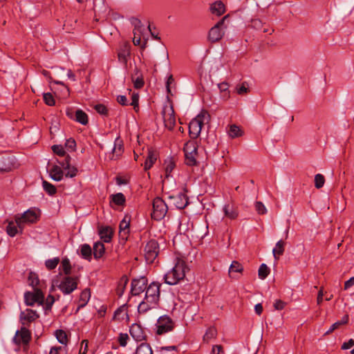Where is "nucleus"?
<instances>
[{"label":"nucleus","instance_id":"1","mask_svg":"<svg viewBox=\"0 0 354 354\" xmlns=\"http://www.w3.org/2000/svg\"><path fill=\"white\" fill-rule=\"evenodd\" d=\"M189 271L186 263L182 259H177L175 266L167 274H165V282L169 285H176L183 280Z\"/></svg>","mask_w":354,"mask_h":354},{"label":"nucleus","instance_id":"2","mask_svg":"<svg viewBox=\"0 0 354 354\" xmlns=\"http://www.w3.org/2000/svg\"><path fill=\"white\" fill-rule=\"evenodd\" d=\"M210 115L206 111H201L189 124V134L192 139L197 138L204 124L208 123Z\"/></svg>","mask_w":354,"mask_h":354},{"label":"nucleus","instance_id":"3","mask_svg":"<svg viewBox=\"0 0 354 354\" xmlns=\"http://www.w3.org/2000/svg\"><path fill=\"white\" fill-rule=\"evenodd\" d=\"M78 282V277L65 276L62 279L58 288L64 295H69L77 288Z\"/></svg>","mask_w":354,"mask_h":354},{"label":"nucleus","instance_id":"4","mask_svg":"<svg viewBox=\"0 0 354 354\" xmlns=\"http://www.w3.org/2000/svg\"><path fill=\"white\" fill-rule=\"evenodd\" d=\"M160 286L161 284L158 282H152L145 289V299L152 306L158 305Z\"/></svg>","mask_w":354,"mask_h":354},{"label":"nucleus","instance_id":"5","mask_svg":"<svg viewBox=\"0 0 354 354\" xmlns=\"http://www.w3.org/2000/svg\"><path fill=\"white\" fill-rule=\"evenodd\" d=\"M167 211V205L162 198L157 197L153 199V212L151 213L152 218L160 221L165 216Z\"/></svg>","mask_w":354,"mask_h":354},{"label":"nucleus","instance_id":"6","mask_svg":"<svg viewBox=\"0 0 354 354\" xmlns=\"http://www.w3.org/2000/svg\"><path fill=\"white\" fill-rule=\"evenodd\" d=\"M145 257L149 263L154 262L159 253V245L156 240L149 241L145 247Z\"/></svg>","mask_w":354,"mask_h":354},{"label":"nucleus","instance_id":"7","mask_svg":"<svg viewBox=\"0 0 354 354\" xmlns=\"http://www.w3.org/2000/svg\"><path fill=\"white\" fill-rule=\"evenodd\" d=\"M24 299L27 306H33L35 303L43 306L44 295L41 290L35 288L34 292H27L25 293Z\"/></svg>","mask_w":354,"mask_h":354},{"label":"nucleus","instance_id":"8","mask_svg":"<svg viewBox=\"0 0 354 354\" xmlns=\"http://www.w3.org/2000/svg\"><path fill=\"white\" fill-rule=\"evenodd\" d=\"M157 334L162 335L172 330L174 328V322L172 319L167 316L160 317L156 324Z\"/></svg>","mask_w":354,"mask_h":354},{"label":"nucleus","instance_id":"9","mask_svg":"<svg viewBox=\"0 0 354 354\" xmlns=\"http://www.w3.org/2000/svg\"><path fill=\"white\" fill-rule=\"evenodd\" d=\"M171 204L178 209H184L189 203L187 196L183 192H179L176 194L169 196Z\"/></svg>","mask_w":354,"mask_h":354},{"label":"nucleus","instance_id":"10","mask_svg":"<svg viewBox=\"0 0 354 354\" xmlns=\"http://www.w3.org/2000/svg\"><path fill=\"white\" fill-rule=\"evenodd\" d=\"M37 220V215L35 211L32 209H28L26 212H25L21 216H15V221L17 224L18 225L19 227H21V225L24 223H32L36 222Z\"/></svg>","mask_w":354,"mask_h":354},{"label":"nucleus","instance_id":"11","mask_svg":"<svg viewBox=\"0 0 354 354\" xmlns=\"http://www.w3.org/2000/svg\"><path fill=\"white\" fill-rule=\"evenodd\" d=\"M39 317V314L30 308H27L20 313L19 320L23 326H28Z\"/></svg>","mask_w":354,"mask_h":354},{"label":"nucleus","instance_id":"12","mask_svg":"<svg viewBox=\"0 0 354 354\" xmlns=\"http://www.w3.org/2000/svg\"><path fill=\"white\" fill-rule=\"evenodd\" d=\"M228 15H225L221 20H220L214 27H212L208 35L209 40L212 42H216L220 40L223 35V32L221 30V27L223 25L225 20L227 18Z\"/></svg>","mask_w":354,"mask_h":354},{"label":"nucleus","instance_id":"13","mask_svg":"<svg viewBox=\"0 0 354 354\" xmlns=\"http://www.w3.org/2000/svg\"><path fill=\"white\" fill-rule=\"evenodd\" d=\"M30 339L31 334L29 330L26 327H21L20 330L17 331L13 337V342L17 345L21 344H27L30 341Z\"/></svg>","mask_w":354,"mask_h":354},{"label":"nucleus","instance_id":"14","mask_svg":"<svg viewBox=\"0 0 354 354\" xmlns=\"http://www.w3.org/2000/svg\"><path fill=\"white\" fill-rule=\"evenodd\" d=\"M147 279L146 277L135 279L131 281V292L133 295H139L144 292L147 288Z\"/></svg>","mask_w":354,"mask_h":354},{"label":"nucleus","instance_id":"15","mask_svg":"<svg viewBox=\"0 0 354 354\" xmlns=\"http://www.w3.org/2000/svg\"><path fill=\"white\" fill-rule=\"evenodd\" d=\"M124 152V144L122 140L118 136L114 141V145L111 152L109 154V159L114 160L120 158Z\"/></svg>","mask_w":354,"mask_h":354},{"label":"nucleus","instance_id":"16","mask_svg":"<svg viewBox=\"0 0 354 354\" xmlns=\"http://www.w3.org/2000/svg\"><path fill=\"white\" fill-rule=\"evenodd\" d=\"M131 54V45L128 42L122 44L118 51V60L127 65L128 59Z\"/></svg>","mask_w":354,"mask_h":354},{"label":"nucleus","instance_id":"17","mask_svg":"<svg viewBox=\"0 0 354 354\" xmlns=\"http://www.w3.org/2000/svg\"><path fill=\"white\" fill-rule=\"evenodd\" d=\"M165 126L169 130H172L176 124L174 111L172 107L165 109L162 112Z\"/></svg>","mask_w":354,"mask_h":354},{"label":"nucleus","instance_id":"18","mask_svg":"<svg viewBox=\"0 0 354 354\" xmlns=\"http://www.w3.org/2000/svg\"><path fill=\"white\" fill-rule=\"evenodd\" d=\"M15 167L14 158L10 156H3L0 158V171L8 172Z\"/></svg>","mask_w":354,"mask_h":354},{"label":"nucleus","instance_id":"19","mask_svg":"<svg viewBox=\"0 0 354 354\" xmlns=\"http://www.w3.org/2000/svg\"><path fill=\"white\" fill-rule=\"evenodd\" d=\"M131 81L133 83L134 88L139 89L144 86L145 81L142 72L138 68H135L133 73L131 75Z\"/></svg>","mask_w":354,"mask_h":354},{"label":"nucleus","instance_id":"20","mask_svg":"<svg viewBox=\"0 0 354 354\" xmlns=\"http://www.w3.org/2000/svg\"><path fill=\"white\" fill-rule=\"evenodd\" d=\"M132 337L137 342H141L145 339V335L141 326L138 324H133L129 330Z\"/></svg>","mask_w":354,"mask_h":354},{"label":"nucleus","instance_id":"21","mask_svg":"<svg viewBox=\"0 0 354 354\" xmlns=\"http://www.w3.org/2000/svg\"><path fill=\"white\" fill-rule=\"evenodd\" d=\"M98 232L100 239L102 241L105 243L111 242L113 233V230L111 227L102 226L99 228Z\"/></svg>","mask_w":354,"mask_h":354},{"label":"nucleus","instance_id":"22","mask_svg":"<svg viewBox=\"0 0 354 354\" xmlns=\"http://www.w3.org/2000/svg\"><path fill=\"white\" fill-rule=\"evenodd\" d=\"M129 225L130 219L127 216H125L120 223L119 234L120 236L123 239H127V236L129 233Z\"/></svg>","mask_w":354,"mask_h":354},{"label":"nucleus","instance_id":"23","mask_svg":"<svg viewBox=\"0 0 354 354\" xmlns=\"http://www.w3.org/2000/svg\"><path fill=\"white\" fill-rule=\"evenodd\" d=\"M210 10L212 14L216 16H221L225 13V7L222 1H218L211 5Z\"/></svg>","mask_w":354,"mask_h":354},{"label":"nucleus","instance_id":"24","mask_svg":"<svg viewBox=\"0 0 354 354\" xmlns=\"http://www.w3.org/2000/svg\"><path fill=\"white\" fill-rule=\"evenodd\" d=\"M157 159V155L155 151L152 150H148V154L146 158L145 165H144V169L145 170L149 169L155 163L156 160Z\"/></svg>","mask_w":354,"mask_h":354},{"label":"nucleus","instance_id":"25","mask_svg":"<svg viewBox=\"0 0 354 354\" xmlns=\"http://www.w3.org/2000/svg\"><path fill=\"white\" fill-rule=\"evenodd\" d=\"M243 270V266L236 261H232L229 268V275L232 279H236L234 273H241Z\"/></svg>","mask_w":354,"mask_h":354},{"label":"nucleus","instance_id":"26","mask_svg":"<svg viewBox=\"0 0 354 354\" xmlns=\"http://www.w3.org/2000/svg\"><path fill=\"white\" fill-rule=\"evenodd\" d=\"M91 297L90 289L85 288L80 295L78 309L84 307L88 302Z\"/></svg>","mask_w":354,"mask_h":354},{"label":"nucleus","instance_id":"27","mask_svg":"<svg viewBox=\"0 0 354 354\" xmlns=\"http://www.w3.org/2000/svg\"><path fill=\"white\" fill-rule=\"evenodd\" d=\"M93 256L95 259L101 258L105 252V248L103 243L97 241L93 245Z\"/></svg>","mask_w":354,"mask_h":354},{"label":"nucleus","instance_id":"28","mask_svg":"<svg viewBox=\"0 0 354 354\" xmlns=\"http://www.w3.org/2000/svg\"><path fill=\"white\" fill-rule=\"evenodd\" d=\"M285 242L279 240L277 243L275 248L272 250V254L276 260H278L284 252Z\"/></svg>","mask_w":354,"mask_h":354},{"label":"nucleus","instance_id":"29","mask_svg":"<svg viewBox=\"0 0 354 354\" xmlns=\"http://www.w3.org/2000/svg\"><path fill=\"white\" fill-rule=\"evenodd\" d=\"M50 176L55 181H60L63 178V171L57 165H53L50 170Z\"/></svg>","mask_w":354,"mask_h":354},{"label":"nucleus","instance_id":"30","mask_svg":"<svg viewBox=\"0 0 354 354\" xmlns=\"http://www.w3.org/2000/svg\"><path fill=\"white\" fill-rule=\"evenodd\" d=\"M223 212L225 213V216L230 219H234L238 216V212L232 205H225L223 207Z\"/></svg>","mask_w":354,"mask_h":354},{"label":"nucleus","instance_id":"31","mask_svg":"<svg viewBox=\"0 0 354 354\" xmlns=\"http://www.w3.org/2000/svg\"><path fill=\"white\" fill-rule=\"evenodd\" d=\"M158 305L152 306L149 302H148L145 299L140 303L138 307V311L140 314L146 313L150 310L156 309Z\"/></svg>","mask_w":354,"mask_h":354},{"label":"nucleus","instance_id":"32","mask_svg":"<svg viewBox=\"0 0 354 354\" xmlns=\"http://www.w3.org/2000/svg\"><path fill=\"white\" fill-rule=\"evenodd\" d=\"M74 120L83 125L87 124L88 121L87 114L80 109L75 111Z\"/></svg>","mask_w":354,"mask_h":354},{"label":"nucleus","instance_id":"33","mask_svg":"<svg viewBox=\"0 0 354 354\" xmlns=\"http://www.w3.org/2000/svg\"><path fill=\"white\" fill-rule=\"evenodd\" d=\"M71 269L72 267L70 260L66 257L63 259L61 262V266H59V270H62L66 276H69L71 273Z\"/></svg>","mask_w":354,"mask_h":354},{"label":"nucleus","instance_id":"34","mask_svg":"<svg viewBox=\"0 0 354 354\" xmlns=\"http://www.w3.org/2000/svg\"><path fill=\"white\" fill-rule=\"evenodd\" d=\"M228 134L230 138H235L241 136L243 135V131L237 125L232 124L230 126Z\"/></svg>","mask_w":354,"mask_h":354},{"label":"nucleus","instance_id":"35","mask_svg":"<svg viewBox=\"0 0 354 354\" xmlns=\"http://www.w3.org/2000/svg\"><path fill=\"white\" fill-rule=\"evenodd\" d=\"M136 354H153V351L149 344L141 343L137 347Z\"/></svg>","mask_w":354,"mask_h":354},{"label":"nucleus","instance_id":"36","mask_svg":"<svg viewBox=\"0 0 354 354\" xmlns=\"http://www.w3.org/2000/svg\"><path fill=\"white\" fill-rule=\"evenodd\" d=\"M80 252H81V255L84 259L88 260V261H90L91 259L92 249L89 245L83 244L81 246Z\"/></svg>","mask_w":354,"mask_h":354},{"label":"nucleus","instance_id":"37","mask_svg":"<svg viewBox=\"0 0 354 354\" xmlns=\"http://www.w3.org/2000/svg\"><path fill=\"white\" fill-rule=\"evenodd\" d=\"M131 24L133 25V35L141 33L144 31V27L141 21L137 18H133L131 19Z\"/></svg>","mask_w":354,"mask_h":354},{"label":"nucleus","instance_id":"38","mask_svg":"<svg viewBox=\"0 0 354 354\" xmlns=\"http://www.w3.org/2000/svg\"><path fill=\"white\" fill-rule=\"evenodd\" d=\"M111 202L117 205H123L125 203V197L122 193H117L111 196Z\"/></svg>","mask_w":354,"mask_h":354},{"label":"nucleus","instance_id":"39","mask_svg":"<svg viewBox=\"0 0 354 354\" xmlns=\"http://www.w3.org/2000/svg\"><path fill=\"white\" fill-rule=\"evenodd\" d=\"M217 335V330L214 327H210L207 328L205 334L203 336V340L208 342L212 339L216 338Z\"/></svg>","mask_w":354,"mask_h":354},{"label":"nucleus","instance_id":"40","mask_svg":"<svg viewBox=\"0 0 354 354\" xmlns=\"http://www.w3.org/2000/svg\"><path fill=\"white\" fill-rule=\"evenodd\" d=\"M197 155L196 152H187L185 153V162L187 165L193 166L196 165V156Z\"/></svg>","mask_w":354,"mask_h":354},{"label":"nucleus","instance_id":"41","mask_svg":"<svg viewBox=\"0 0 354 354\" xmlns=\"http://www.w3.org/2000/svg\"><path fill=\"white\" fill-rule=\"evenodd\" d=\"M55 336L58 342L62 344L66 345L68 342L67 335L63 330H57L55 331Z\"/></svg>","mask_w":354,"mask_h":354},{"label":"nucleus","instance_id":"42","mask_svg":"<svg viewBox=\"0 0 354 354\" xmlns=\"http://www.w3.org/2000/svg\"><path fill=\"white\" fill-rule=\"evenodd\" d=\"M42 186L44 191L50 196L54 195L57 192L56 187L46 180L43 181Z\"/></svg>","mask_w":354,"mask_h":354},{"label":"nucleus","instance_id":"43","mask_svg":"<svg viewBox=\"0 0 354 354\" xmlns=\"http://www.w3.org/2000/svg\"><path fill=\"white\" fill-rule=\"evenodd\" d=\"M60 260L59 257H54L53 259H47L45 261V266L49 270L55 269L59 264Z\"/></svg>","mask_w":354,"mask_h":354},{"label":"nucleus","instance_id":"44","mask_svg":"<svg viewBox=\"0 0 354 354\" xmlns=\"http://www.w3.org/2000/svg\"><path fill=\"white\" fill-rule=\"evenodd\" d=\"M270 273V269L266 264L262 263L258 270L259 277L261 279H266Z\"/></svg>","mask_w":354,"mask_h":354},{"label":"nucleus","instance_id":"45","mask_svg":"<svg viewBox=\"0 0 354 354\" xmlns=\"http://www.w3.org/2000/svg\"><path fill=\"white\" fill-rule=\"evenodd\" d=\"M17 226L18 225L17 223L10 222L6 227L8 234L12 237L15 236L18 232Z\"/></svg>","mask_w":354,"mask_h":354},{"label":"nucleus","instance_id":"46","mask_svg":"<svg viewBox=\"0 0 354 354\" xmlns=\"http://www.w3.org/2000/svg\"><path fill=\"white\" fill-rule=\"evenodd\" d=\"M183 151L185 153L196 152L197 147L196 146L195 142H194L193 140H189V141L187 142L184 145Z\"/></svg>","mask_w":354,"mask_h":354},{"label":"nucleus","instance_id":"47","mask_svg":"<svg viewBox=\"0 0 354 354\" xmlns=\"http://www.w3.org/2000/svg\"><path fill=\"white\" fill-rule=\"evenodd\" d=\"M175 167V163L169 159L165 162V176L168 178Z\"/></svg>","mask_w":354,"mask_h":354},{"label":"nucleus","instance_id":"48","mask_svg":"<svg viewBox=\"0 0 354 354\" xmlns=\"http://www.w3.org/2000/svg\"><path fill=\"white\" fill-rule=\"evenodd\" d=\"M218 87L221 93H223V97L227 99L230 96V93L228 91V84L226 82H222L218 84Z\"/></svg>","mask_w":354,"mask_h":354},{"label":"nucleus","instance_id":"49","mask_svg":"<svg viewBox=\"0 0 354 354\" xmlns=\"http://www.w3.org/2000/svg\"><path fill=\"white\" fill-rule=\"evenodd\" d=\"M128 279H122L121 281L119 282L118 288H117V294L119 297H121L124 292V290L125 289V287L127 284Z\"/></svg>","mask_w":354,"mask_h":354},{"label":"nucleus","instance_id":"50","mask_svg":"<svg viewBox=\"0 0 354 354\" xmlns=\"http://www.w3.org/2000/svg\"><path fill=\"white\" fill-rule=\"evenodd\" d=\"M325 183V179L323 175L318 174L315 176V186L316 188H322Z\"/></svg>","mask_w":354,"mask_h":354},{"label":"nucleus","instance_id":"51","mask_svg":"<svg viewBox=\"0 0 354 354\" xmlns=\"http://www.w3.org/2000/svg\"><path fill=\"white\" fill-rule=\"evenodd\" d=\"M44 101L48 106H53L55 104V99L50 93H44Z\"/></svg>","mask_w":354,"mask_h":354},{"label":"nucleus","instance_id":"52","mask_svg":"<svg viewBox=\"0 0 354 354\" xmlns=\"http://www.w3.org/2000/svg\"><path fill=\"white\" fill-rule=\"evenodd\" d=\"M52 150L55 154H57L59 156H65V155H66V152H65L64 149L62 147V145H53L52 147Z\"/></svg>","mask_w":354,"mask_h":354},{"label":"nucleus","instance_id":"53","mask_svg":"<svg viewBox=\"0 0 354 354\" xmlns=\"http://www.w3.org/2000/svg\"><path fill=\"white\" fill-rule=\"evenodd\" d=\"M55 302L54 297L52 295H48L46 300H44V308L46 310H50L51 307Z\"/></svg>","mask_w":354,"mask_h":354},{"label":"nucleus","instance_id":"54","mask_svg":"<svg viewBox=\"0 0 354 354\" xmlns=\"http://www.w3.org/2000/svg\"><path fill=\"white\" fill-rule=\"evenodd\" d=\"M255 209L259 214H266L267 213V209L263 203L257 201L255 203Z\"/></svg>","mask_w":354,"mask_h":354},{"label":"nucleus","instance_id":"55","mask_svg":"<svg viewBox=\"0 0 354 354\" xmlns=\"http://www.w3.org/2000/svg\"><path fill=\"white\" fill-rule=\"evenodd\" d=\"M28 281L30 286L35 288L39 284V279L37 276L32 272H30L28 277Z\"/></svg>","mask_w":354,"mask_h":354},{"label":"nucleus","instance_id":"56","mask_svg":"<svg viewBox=\"0 0 354 354\" xmlns=\"http://www.w3.org/2000/svg\"><path fill=\"white\" fill-rule=\"evenodd\" d=\"M66 349L64 346H57L51 348L49 354H66Z\"/></svg>","mask_w":354,"mask_h":354},{"label":"nucleus","instance_id":"57","mask_svg":"<svg viewBox=\"0 0 354 354\" xmlns=\"http://www.w3.org/2000/svg\"><path fill=\"white\" fill-rule=\"evenodd\" d=\"M131 103L130 104L136 111H138V101L139 95L138 93H133L131 96Z\"/></svg>","mask_w":354,"mask_h":354},{"label":"nucleus","instance_id":"58","mask_svg":"<svg viewBox=\"0 0 354 354\" xmlns=\"http://www.w3.org/2000/svg\"><path fill=\"white\" fill-rule=\"evenodd\" d=\"M95 109L98 113H100L101 115H107L108 110H107V108L106 107V106H104V104H96L95 106Z\"/></svg>","mask_w":354,"mask_h":354},{"label":"nucleus","instance_id":"59","mask_svg":"<svg viewBox=\"0 0 354 354\" xmlns=\"http://www.w3.org/2000/svg\"><path fill=\"white\" fill-rule=\"evenodd\" d=\"M71 157L67 155L64 156V160L63 161H58L59 164L62 167L64 170H66L67 168H69Z\"/></svg>","mask_w":354,"mask_h":354},{"label":"nucleus","instance_id":"60","mask_svg":"<svg viewBox=\"0 0 354 354\" xmlns=\"http://www.w3.org/2000/svg\"><path fill=\"white\" fill-rule=\"evenodd\" d=\"M128 339L129 336L127 333H120L118 338L120 345L122 346H125L127 344Z\"/></svg>","mask_w":354,"mask_h":354},{"label":"nucleus","instance_id":"61","mask_svg":"<svg viewBox=\"0 0 354 354\" xmlns=\"http://www.w3.org/2000/svg\"><path fill=\"white\" fill-rule=\"evenodd\" d=\"M67 172L66 173V176L69 178L75 177L77 173V169L75 167L69 166V168L66 169Z\"/></svg>","mask_w":354,"mask_h":354},{"label":"nucleus","instance_id":"62","mask_svg":"<svg viewBox=\"0 0 354 354\" xmlns=\"http://www.w3.org/2000/svg\"><path fill=\"white\" fill-rule=\"evenodd\" d=\"M65 145L68 149L74 151L75 149L76 142L74 139L70 138L66 140Z\"/></svg>","mask_w":354,"mask_h":354},{"label":"nucleus","instance_id":"63","mask_svg":"<svg viewBox=\"0 0 354 354\" xmlns=\"http://www.w3.org/2000/svg\"><path fill=\"white\" fill-rule=\"evenodd\" d=\"M286 303L281 300H276L274 303L275 310H280L284 308Z\"/></svg>","mask_w":354,"mask_h":354},{"label":"nucleus","instance_id":"64","mask_svg":"<svg viewBox=\"0 0 354 354\" xmlns=\"http://www.w3.org/2000/svg\"><path fill=\"white\" fill-rule=\"evenodd\" d=\"M354 346V339H350L348 342H344L342 345V350H347L351 348Z\"/></svg>","mask_w":354,"mask_h":354}]
</instances>
